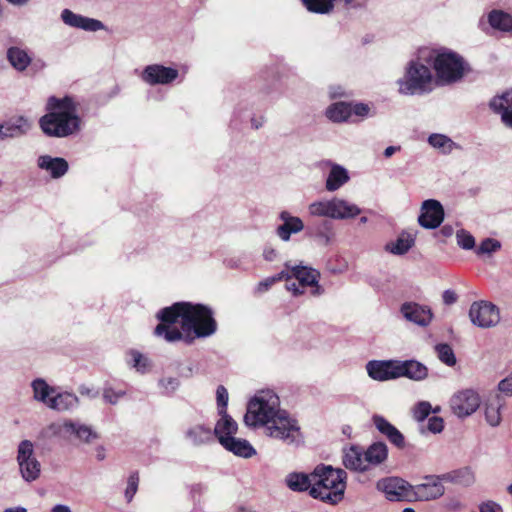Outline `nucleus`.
Listing matches in <instances>:
<instances>
[{
    "label": "nucleus",
    "instance_id": "obj_1",
    "mask_svg": "<svg viewBox=\"0 0 512 512\" xmlns=\"http://www.w3.org/2000/svg\"><path fill=\"white\" fill-rule=\"evenodd\" d=\"M156 318L160 322L153 334L169 343L184 340L190 344L194 339L190 337V332L197 338H204L217 330L211 308L203 304L176 302L160 309Z\"/></svg>",
    "mask_w": 512,
    "mask_h": 512
},
{
    "label": "nucleus",
    "instance_id": "obj_2",
    "mask_svg": "<svg viewBox=\"0 0 512 512\" xmlns=\"http://www.w3.org/2000/svg\"><path fill=\"white\" fill-rule=\"evenodd\" d=\"M45 111L39 119V127L46 136L66 138L80 131L82 121L78 115V103L72 96H50Z\"/></svg>",
    "mask_w": 512,
    "mask_h": 512
},
{
    "label": "nucleus",
    "instance_id": "obj_3",
    "mask_svg": "<svg viewBox=\"0 0 512 512\" xmlns=\"http://www.w3.org/2000/svg\"><path fill=\"white\" fill-rule=\"evenodd\" d=\"M346 477L343 469L318 465L313 471L314 485L310 489V496L332 505L338 504L344 498Z\"/></svg>",
    "mask_w": 512,
    "mask_h": 512
},
{
    "label": "nucleus",
    "instance_id": "obj_4",
    "mask_svg": "<svg viewBox=\"0 0 512 512\" xmlns=\"http://www.w3.org/2000/svg\"><path fill=\"white\" fill-rule=\"evenodd\" d=\"M425 61L432 62L436 77L441 83H455L469 71V66L464 58L446 48L430 50Z\"/></svg>",
    "mask_w": 512,
    "mask_h": 512
},
{
    "label": "nucleus",
    "instance_id": "obj_5",
    "mask_svg": "<svg viewBox=\"0 0 512 512\" xmlns=\"http://www.w3.org/2000/svg\"><path fill=\"white\" fill-rule=\"evenodd\" d=\"M434 77L430 68L420 59L408 62L404 76L397 80L398 91L403 95H422L433 89Z\"/></svg>",
    "mask_w": 512,
    "mask_h": 512
},
{
    "label": "nucleus",
    "instance_id": "obj_6",
    "mask_svg": "<svg viewBox=\"0 0 512 512\" xmlns=\"http://www.w3.org/2000/svg\"><path fill=\"white\" fill-rule=\"evenodd\" d=\"M280 411L281 409H279V399L277 396L270 395L269 398L264 396L254 397L248 403L244 421L249 426L265 427L280 413Z\"/></svg>",
    "mask_w": 512,
    "mask_h": 512
},
{
    "label": "nucleus",
    "instance_id": "obj_7",
    "mask_svg": "<svg viewBox=\"0 0 512 512\" xmlns=\"http://www.w3.org/2000/svg\"><path fill=\"white\" fill-rule=\"evenodd\" d=\"M265 433L267 436L280 440L288 445L298 443L301 436L298 421L292 418L285 410H281L280 413L265 426Z\"/></svg>",
    "mask_w": 512,
    "mask_h": 512
},
{
    "label": "nucleus",
    "instance_id": "obj_8",
    "mask_svg": "<svg viewBox=\"0 0 512 512\" xmlns=\"http://www.w3.org/2000/svg\"><path fill=\"white\" fill-rule=\"evenodd\" d=\"M309 212L313 216L346 219L358 216L361 210L354 204L334 198L329 201H317L311 203L309 205Z\"/></svg>",
    "mask_w": 512,
    "mask_h": 512
},
{
    "label": "nucleus",
    "instance_id": "obj_9",
    "mask_svg": "<svg viewBox=\"0 0 512 512\" xmlns=\"http://www.w3.org/2000/svg\"><path fill=\"white\" fill-rule=\"evenodd\" d=\"M370 106L361 102H336L326 111V116L333 122H357L369 115Z\"/></svg>",
    "mask_w": 512,
    "mask_h": 512
},
{
    "label": "nucleus",
    "instance_id": "obj_10",
    "mask_svg": "<svg viewBox=\"0 0 512 512\" xmlns=\"http://www.w3.org/2000/svg\"><path fill=\"white\" fill-rule=\"evenodd\" d=\"M17 463L22 478L27 482L35 481L41 473V464L34 453V445L30 440H23L18 445Z\"/></svg>",
    "mask_w": 512,
    "mask_h": 512
},
{
    "label": "nucleus",
    "instance_id": "obj_11",
    "mask_svg": "<svg viewBox=\"0 0 512 512\" xmlns=\"http://www.w3.org/2000/svg\"><path fill=\"white\" fill-rule=\"evenodd\" d=\"M471 322L480 328H491L500 321L499 308L488 301H475L469 309Z\"/></svg>",
    "mask_w": 512,
    "mask_h": 512
},
{
    "label": "nucleus",
    "instance_id": "obj_12",
    "mask_svg": "<svg viewBox=\"0 0 512 512\" xmlns=\"http://www.w3.org/2000/svg\"><path fill=\"white\" fill-rule=\"evenodd\" d=\"M442 481H444L442 475H429L424 477L423 483L409 486V488L412 496L417 501L435 500L444 494L445 488Z\"/></svg>",
    "mask_w": 512,
    "mask_h": 512
},
{
    "label": "nucleus",
    "instance_id": "obj_13",
    "mask_svg": "<svg viewBox=\"0 0 512 512\" xmlns=\"http://www.w3.org/2000/svg\"><path fill=\"white\" fill-rule=\"evenodd\" d=\"M479 405V395L471 389L459 391L450 400L451 410L458 417L471 415L478 409Z\"/></svg>",
    "mask_w": 512,
    "mask_h": 512
},
{
    "label": "nucleus",
    "instance_id": "obj_14",
    "mask_svg": "<svg viewBox=\"0 0 512 512\" xmlns=\"http://www.w3.org/2000/svg\"><path fill=\"white\" fill-rule=\"evenodd\" d=\"M444 215L442 204L438 200L428 199L421 205L418 223L425 229H435L443 222Z\"/></svg>",
    "mask_w": 512,
    "mask_h": 512
},
{
    "label": "nucleus",
    "instance_id": "obj_15",
    "mask_svg": "<svg viewBox=\"0 0 512 512\" xmlns=\"http://www.w3.org/2000/svg\"><path fill=\"white\" fill-rule=\"evenodd\" d=\"M179 72L175 68L160 64L148 65L142 72V80L149 85H166L177 79Z\"/></svg>",
    "mask_w": 512,
    "mask_h": 512
},
{
    "label": "nucleus",
    "instance_id": "obj_16",
    "mask_svg": "<svg viewBox=\"0 0 512 512\" xmlns=\"http://www.w3.org/2000/svg\"><path fill=\"white\" fill-rule=\"evenodd\" d=\"M409 484L398 477H388L377 482L376 487L379 491L385 493L390 501H400L408 497Z\"/></svg>",
    "mask_w": 512,
    "mask_h": 512
},
{
    "label": "nucleus",
    "instance_id": "obj_17",
    "mask_svg": "<svg viewBox=\"0 0 512 512\" xmlns=\"http://www.w3.org/2000/svg\"><path fill=\"white\" fill-rule=\"evenodd\" d=\"M366 370L369 377L377 381L399 378L397 360H371L367 363Z\"/></svg>",
    "mask_w": 512,
    "mask_h": 512
},
{
    "label": "nucleus",
    "instance_id": "obj_18",
    "mask_svg": "<svg viewBox=\"0 0 512 512\" xmlns=\"http://www.w3.org/2000/svg\"><path fill=\"white\" fill-rule=\"evenodd\" d=\"M290 275V281L294 278L298 281V285L296 286L299 288L301 286L302 288H305L307 286L313 287L312 294L313 295H319L321 293V287L319 286V278L320 273L311 267L307 266H294L291 269V272H289Z\"/></svg>",
    "mask_w": 512,
    "mask_h": 512
},
{
    "label": "nucleus",
    "instance_id": "obj_19",
    "mask_svg": "<svg viewBox=\"0 0 512 512\" xmlns=\"http://www.w3.org/2000/svg\"><path fill=\"white\" fill-rule=\"evenodd\" d=\"M61 18L65 24L85 31H98L104 28L101 21L75 14L69 9L62 11Z\"/></svg>",
    "mask_w": 512,
    "mask_h": 512
},
{
    "label": "nucleus",
    "instance_id": "obj_20",
    "mask_svg": "<svg viewBox=\"0 0 512 512\" xmlns=\"http://www.w3.org/2000/svg\"><path fill=\"white\" fill-rule=\"evenodd\" d=\"M37 165L40 169L47 171L54 179L61 178L69 169V164L66 159L62 157H52L50 155L39 156Z\"/></svg>",
    "mask_w": 512,
    "mask_h": 512
},
{
    "label": "nucleus",
    "instance_id": "obj_21",
    "mask_svg": "<svg viewBox=\"0 0 512 512\" xmlns=\"http://www.w3.org/2000/svg\"><path fill=\"white\" fill-rule=\"evenodd\" d=\"M401 313L408 321L420 326H426L432 320L430 309L424 308L417 303H404L401 306Z\"/></svg>",
    "mask_w": 512,
    "mask_h": 512
},
{
    "label": "nucleus",
    "instance_id": "obj_22",
    "mask_svg": "<svg viewBox=\"0 0 512 512\" xmlns=\"http://www.w3.org/2000/svg\"><path fill=\"white\" fill-rule=\"evenodd\" d=\"M220 444L234 455L250 458L256 454V450L253 446L245 439L224 436L220 437Z\"/></svg>",
    "mask_w": 512,
    "mask_h": 512
},
{
    "label": "nucleus",
    "instance_id": "obj_23",
    "mask_svg": "<svg viewBox=\"0 0 512 512\" xmlns=\"http://www.w3.org/2000/svg\"><path fill=\"white\" fill-rule=\"evenodd\" d=\"M397 372L400 377H407L412 380H423L427 377L428 369L416 360H397Z\"/></svg>",
    "mask_w": 512,
    "mask_h": 512
},
{
    "label": "nucleus",
    "instance_id": "obj_24",
    "mask_svg": "<svg viewBox=\"0 0 512 512\" xmlns=\"http://www.w3.org/2000/svg\"><path fill=\"white\" fill-rule=\"evenodd\" d=\"M373 422L376 428L397 448H404L405 439L403 434L382 416H374Z\"/></svg>",
    "mask_w": 512,
    "mask_h": 512
},
{
    "label": "nucleus",
    "instance_id": "obj_25",
    "mask_svg": "<svg viewBox=\"0 0 512 512\" xmlns=\"http://www.w3.org/2000/svg\"><path fill=\"white\" fill-rule=\"evenodd\" d=\"M364 456L365 453L362 447L352 445L344 451L343 464L350 470L365 471L368 468Z\"/></svg>",
    "mask_w": 512,
    "mask_h": 512
},
{
    "label": "nucleus",
    "instance_id": "obj_26",
    "mask_svg": "<svg viewBox=\"0 0 512 512\" xmlns=\"http://www.w3.org/2000/svg\"><path fill=\"white\" fill-rule=\"evenodd\" d=\"M283 224L278 226L277 235L284 241L290 239L292 233H298L303 230L304 224L299 217L291 216L287 211L280 214Z\"/></svg>",
    "mask_w": 512,
    "mask_h": 512
},
{
    "label": "nucleus",
    "instance_id": "obj_27",
    "mask_svg": "<svg viewBox=\"0 0 512 512\" xmlns=\"http://www.w3.org/2000/svg\"><path fill=\"white\" fill-rule=\"evenodd\" d=\"M1 125L3 127L5 139L20 137L26 134L30 129L29 121L23 116L12 118Z\"/></svg>",
    "mask_w": 512,
    "mask_h": 512
},
{
    "label": "nucleus",
    "instance_id": "obj_28",
    "mask_svg": "<svg viewBox=\"0 0 512 512\" xmlns=\"http://www.w3.org/2000/svg\"><path fill=\"white\" fill-rule=\"evenodd\" d=\"M364 453V461H366L367 468H369L371 465L383 463L387 459L388 449L385 443L375 442L364 450Z\"/></svg>",
    "mask_w": 512,
    "mask_h": 512
},
{
    "label": "nucleus",
    "instance_id": "obj_29",
    "mask_svg": "<svg viewBox=\"0 0 512 512\" xmlns=\"http://www.w3.org/2000/svg\"><path fill=\"white\" fill-rule=\"evenodd\" d=\"M282 280L286 281V288L289 291H293L294 295H300L303 293V290L298 289L295 282H290V275H289L288 271H281L280 273H278L272 277H268L265 280L261 281L258 284V291L265 292L276 282H279Z\"/></svg>",
    "mask_w": 512,
    "mask_h": 512
},
{
    "label": "nucleus",
    "instance_id": "obj_30",
    "mask_svg": "<svg viewBox=\"0 0 512 512\" xmlns=\"http://www.w3.org/2000/svg\"><path fill=\"white\" fill-rule=\"evenodd\" d=\"M287 486L293 491H307L314 485L313 472L310 475L304 473H290L286 478Z\"/></svg>",
    "mask_w": 512,
    "mask_h": 512
},
{
    "label": "nucleus",
    "instance_id": "obj_31",
    "mask_svg": "<svg viewBox=\"0 0 512 512\" xmlns=\"http://www.w3.org/2000/svg\"><path fill=\"white\" fill-rule=\"evenodd\" d=\"M221 415V419L216 423L214 428V436L218 438L220 441V437L230 436L234 437L237 433V423L232 419L230 415L225 413H219Z\"/></svg>",
    "mask_w": 512,
    "mask_h": 512
},
{
    "label": "nucleus",
    "instance_id": "obj_32",
    "mask_svg": "<svg viewBox=\"0 0 512 512\" xmlns=\"http://www.w3.org/2000/svg\"><path fill=\"white\" fill-rule=\"evenodd\" d=\"M442 479L447 482L469 486L474 483V473L469 467H463L442 475Z\"/></svg>",
    "mask_w": 512,
    "mask_h": 512
},
{
    "label": "nucleus",
    "instance_id": "obj_33",
    "mask_svg": "<svg viewBox=\"0 0 512 512\" xmlns=\"http://www.w3.org/2000/svg\"><path fill=\"white\" fill-rule=\"evenodd\" d=\"M7 59L18 71H24L31 63L28 53L19 47H10L7 51Z\"/></svg>",
    "mask_w": 512,
    "mask_h": 512
},
{
    "label": "nucleus",
    "instance_id": "obj_34",
    "mask_svg": "<svg viewBox=\"0 0 512 512\" xmlns=\"http://www.w3.org/2000/svg\"><path fill=\"white\" fill-rule=\"evenodd\" d=\"M489 24L500 31H512V16L502 10H493L488 15Z\"/></svg>",
    "mask_w": 512,
    "mask_h": 512
},
{
    "label": "nucleus",
    "instance_id": "obj_35",
    "mask_svg": "<svg viewBox=\"0 0 512 512\" xmlns=\"http://www.w3.org/2000/svg\"><path fill=\"white\" fill-rule=\"evenodd\" d=\"M348 180L349 176L347 171L339 165H334L327 177L326 189L328 191H335L344 185Z\"/></svg>",
    "mask_w": 512,
    "mask_h": 512
},
{
    "label": "nucleus",
    "instance_id": "obj_36",
    "mask_svg": "<svg viewBox=\"0 0 512 512\" xmlns=\"http://www.w3.org/2000/svg\"><path fill=\"white\" fill-rule=\"evenodd\" d=\"M186 437L194 444L199 445L213 440L214 433L209 427L196 425L186 432Z\"/></svg>",
    "mask_w": 512,
    "mask_h": 512
},
{
    "label": "nucleus",
    "instance_id": "obj_37",
    "mask_svg": "<svg viewBox=\"0 0 512 512\" xmlns=\"http://www.w3.org/2000/svg\"><path fill=\"white\" fill-rule=\"evenodd\" d=\"M76 402L77 397L73 394L59 393L50 398L47 406L58 411H64L74 406Z\"/></svg>",
    "mask_w": 512,
    "mask_h": 512
},
{
    "label": "nucleus",
    "instance_id": "obj_38",
    "mask_svg": "<svg viewBox=\"0 0 512 512\" xmlns=\"http://www.w3.org/2000/svg\"><path fill=\"white\" fill-rule=\"evenodd\" d=\"M336 0H302L306 9L315 14H328L333 11Z\"/></svg>",
    "mask_w": 512,
    "mask_h": 512
},
{
    "label": "nucleus",
    "instance_id": "obj_39",
    "mask_svg": "<svg viewBox=\"0 0 512 512\" xmlns=\"http://www.w3.org/2000/svg\"><path fill=\"white\" fill-rule=\"evenodd\" d=\"M65 428L67 431L74 433L80 440H83L87 443L91 442L93 439L98 438V434L86 425H76L72 422H69L65 423Z\"/></svg>",
    "mask_w": 512,
    "mask_h": 512
},
{
    "label": "nucleus",
    "instance_id": "obj_40",
    "mask_svg": "<svg viewBox=\"0 0 512 512\" xmlns=\"http://www.w3.org/2000/svg\"><path fill=\"white\" fill-rule=\"evenodd\" d=\"M414 238L409 234H401L395 243L387 245L390 252L395 255H403L414 245Z\"/></svg>",
    "mask_w": 512,
    "mask_h": 512
},
{
    "label": "nucleus",
    "instance_id": "obj_41",
    "mask_svg": "<svg viewBox=\"0 0 512 512\" xmlns=\"http://www.w3.org/2000/svg\"><path fill=\"white\" fill-rule=\"evenodd\" d=\"M489 106L495 113L502 114L504 110H512V90L492 98Z\"/></svg>",
    "mask_w": 512,
    "mask_h": 512
},
{
    "label": "nucleus",
    "instance_id": "obj_42",
    "mask_svg": "<svg viewBox=\"0 0 512 512\" xmlns=\"http://www.w3.org/2000/svg\"><path fill=\"white\" fill-rule=\"evenodd\" d=\"M34 397L48 405V401L52 396L51 393L54 392V389L50 387L43 379H36L32 383Z\"/></svg>",
    "mask_w": 512,
    "mask_h": 512
},
{
    "label": "nucleus",
    "instance_id": "obj_43",
    "mask_svg": "<svg viewBox=\"0 0 512 512\" xmlns=\"http://www.w3.org/2000/svg\"><path fill=\"white\" fill-rule=\"evenodd\" d=\"M128 355L130 356V360L128 363L135 368L137 371L141 373H145L150 368V361L149 359L144 356L141 352L135 349H131L128 352Z\"/></svg>",
    "mask_w": 512,
    "mask_h": 512
},
{
    "label": "nucleus",
    "instance_id": "obj_44",
    "mask_svg": "<svg viewBox=\"0 0 512 512\" xmlns=\"http://www.w3.org/2000/svg\"><path fill=\"white\" fill-rule=\"evenodd\" d=\"M428 142L434 148L442 149L443 153H450L455 147V143L443 134H432L428 138Z\"/></svg>",
    "mask_w": 512,
    "mask_h": 512
},
{
    "label": "nucleus",
    "instance_id": "obj_45",
    "mask_svg": "<svg viewBox=\"0 0 512 512\" xmlns=\"http://www.w3.org/2000/svg\"><path fill=\"white\" fill-rule=\"evenodd\" d=\"M438 358L447 366H454L456 364V357L453 349L446 343L437 344L435 346Z\"/></svg>",
    "mask_w": 512,
    "mask_h": 512
},
{
    "label": "nucleus",
    "instance_id": "obj_46",
    "mask_svg": "<svg viewBox=\"0 0 512 512\" xmlns=\"http://www.w3.org/2000/svg\"><path fill=\"white\" fill-rule=\"evenodd\" d=\"M485 417L491 426L499 425L501 421L500 405L499 403L489 402L485 408Z\"/></svg>",
    "mask_w": 512,
    "mask_h": 512
},
{
    "label": "nucleus",
    "instance_id": "obj_47",
    "mask_svg": "<svg viewBox=\"0 0 512 512\" xmlns=\"http://www.w3.org/2000/svg\"><path fill=\"white\" fill-rule=\"evenodd\" d=\"M138 485H139L138 472H133L128 478L127 488L125 490V498L128 503L132 501L134 495L136 494V492L138 490Z\"/></svg>",
    "mask_w": 512,
    "mask_h": 512
},
{
    "label": "nucleus",
    "instance_id": "obj_48",
    "mask_svg": "<svg viewBox=\"0 0 512 512\" xmlns=\"http://www.w3.org/2000/svg\"><path fill=\"white\" fill-rule=\"evenodd\" d=\"M431 404L426 401L419 402L413 410V417L418 422L425 420L431 413Z\"/></svg>",
    "mask_w": 512,
    "mask_h": 512
},
{
    "label": "nucleus",
    "instance_id": "obj_49",
    "mask_svg": "<svg viewBox=\"0 0 512 512\" xmlns=\"http://www.w3.org/2000/svg\"><path fill=\"white\" fill-rule=\"evenodd\" d=\"M501 247V244L498 240L492 239V238H486L481 242V244L477 248V254H489L492 252H495L499 250Z\"/></svg>",
    "mask_w": 512,
    "mask_h": 512
},
{
    "label": "nucleus",
    "instance_id": "obj_50",
    "mask_svg": "<svg viewBox=\"0 0 512 512\" xmlns=\"http://www.w3.org/2000/svg\"><path fill=\"white\" fill-rule=\"evenodd\" d=\"M125 394V388L114 389L113 387H105L103 391V398L110 404H116Z\"/></svg>",
    "mask_w": 512,
    "mask_h": 512
},
{
    "label": "nucleus",
    "instance_id": "obj_51",
    "mask_svg": "<svg viewBox=\"0 0 512 512\" xmlns=\"http://www.w3.org/2000/svg\"><path fill=\"white\" fill-rule=\"evenodd\" d=\"M458 245L466 250L472 249L475 246L474 237L466 230H459L456 234Z\"/></svg>",
    "mask_w": 512,
    "mask_h": 512
},
{
    "label": "nucleus",
    "instance_id": "obj_52",
    "mask_svg": "<svg viewBox=\"0 0 512 512\" xmlns=\"http://www.w3.org/2000/svg\"><path fill=\"white\" fill-rule=\"evenodd\" d=\"M228 399L227 389L223 385L218 386L216 390V400L219 413L227 412Z\"/></svg>",
    "mask_w": 512,
    "mask_h": 512
},
{
    "label": "nucleus",
    "instance_id": "obj_53",
    "mask_svg": "<svg viewBox=\"0 0 512 512\" xmlns=\"http://www.w3.org/2000/svg\"><path fill=\"white\" fill-rule=\"evenodd\" d=\"M427 428L432 433H440L444 428V421L441 417L432 416L428 419Z\"/></svg>",
    "mask_w": 512,
    "mask_h": 512
},
{
    "label": "nucleus",
    "instance_id": "obj_54",
    "mask_svg": "<svg viewBox=\"0 0 512 512\" xmlns=\"http://www.w3.org/2000/svg\"><path fill=\"white\" fill-rule=\"evenodd\" d=\"M498 388L501 392L512 395V374L499 382Z\"/></svg>",
    "mask_w": 512,
    "mask_h": 512
},
{
    "label": "nucleus",
    "instance_id": "obj_55",
    "mask_svg": "<svg viewBox=\"0 0 512 512\" xmlns=\"http://www.w3.org/2000/svg\"><path fill=\"white\" fill-rule=\"evenodd\" d=\"M480 512H501V507L494 502L483 503Z\"/></svg>",
    "mask_w": 512,
    "mask_h": 512
},
{
    "label": "nucleus",
    "instance_id": "obj_56",
    "mask_svg": "<svg viewBox=\"0 0 512 512\" xmlns=\"http://www.w3.org/2000/svg\"><path fill=\"white\" fill-rule=\"evenodd\" d=\"M442 297L444 303L447 305H451L457 301V294L452 290H445Z\"/></svg>",
    "mask_w": 512,
    "mask_h": 512
},
{
    "label": "nucleus",
    "instance_id": "obj_57",
    "mask_svg": "<svg viewBox=\"0 0 512 512\" xmlns=\"http://www.w3.org/2000/svg\"><path fill=\"white\" fill-rule=\"evenodd\" d=\"M501 120L507 127L512 128V110H504Z\"/></svg>",
    "mask_w": 512,
    "mask_h": 512
},
{
    "label": "nucleus",
    "instance_id": "obj_58",
    "mask_svg": "<svg viewBox=\"0 0 512 512\" xmlns=\"http://www.w3.org/2000/svg\"><path fill=\"white\" fill-rule=\"evenodd\" d=\"M454 233V229L452 226L450 225H444L442 226V228L439 230V234L441 236H443L444 238H448V237H451Z\"/></svg>",
    "mask_w": 512,
    "mask_h": 512
},
{
    "label": "nucleus",
    "instance_id": "obj_59",
    "mask_svg": "<svg viewBox=\"0 0 512 512\" xmlns=\"http://www.w3.org/2000/svg\"><path fill=\"white\" fill-rule=\"evenodd\" d=\"M400 150V146H389L384 150V156L386 158L391 157L396 151Z\"/></svg>",
    "mask_w": 512,
    "mask_h": 512
},
{
    "label": "nucleus",
    "instance_id": "obj_60",
    "mask_svg": "<svg viewBox=\"0 0 512 512\" xmlns=\"http://www.w3.org/2000/svg\"><path fill=\"white\" fill-rule=\"evenodd\" d=\"M52 512H72V511L68 506L58 504L52 508Z\"/></svg>",
    "mask_w": 512,
    "mask_h": 512
},
{
    "label": "nucleus",
    "instance_id": "obj_61",
    "mask_svg": "<svg viewBox=\"0 0 512 512\" xmlns=\"http://www.w3.org/2000/svg\"><path fill=\"white\" fill-rule=\"evenodd\" d=\"M96 458L99 461H102L105 459V449L102 446H99L96 448Z\"/></svg>",
    "mask_w": 512,
    "mask_h": 512
},
{
    "label": "nucleus",
    "instance_id": "obj_62",
    "mask_svg": "<svg viewBox=\"0 0 512 512\" xmlns=\"http://www.w3.org/2000/svg\"><path fill=\"white\" fill-rule=\"evenodd\" d=\"M8 3L14 6H23L27 4L30 0H6Z\"/></svg>",
    "mask_w": 512,
    "mask_h": 512
},
{
    "label": "nucleus",
    "instance_id": "obj_63",
    "mask_svg": "<svg viewBox=\"0 0 512 512\" xmlns=\"http://www.w3.org/2000/svg\"><path fill=\"white\" fill-rule=\"evenodd\" d=\"M252 126L255 128V129H258L259 127L262 126V123L257 121L256 119H252Z\"/></svg>",
    "mask_w": 512,
    "mask_h": 512
},
{
    "label": "nucleus",
    "instance_id": "obj_64",
    "mask_svg": "<svg viewBox=\"0 0 512 512\" xmlns=\"http://www.w3.org/2000/svg\"><path fill=\"white\" fill-rule=\"evenodd\" d=\"M5 512H26L24 508L7 509Z\"/></svg>",
    "mask_w": 512,
    "mask_h": 512
}]
</instances>
